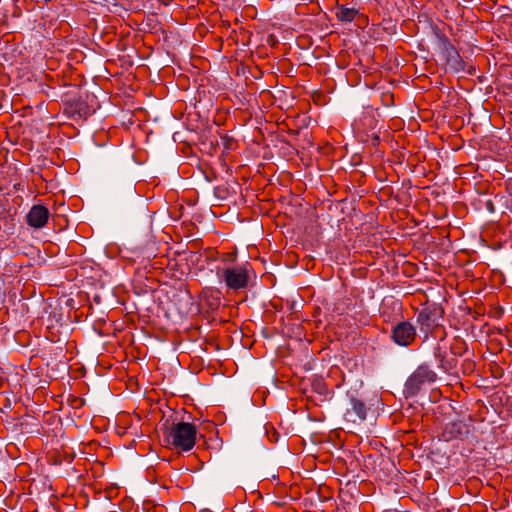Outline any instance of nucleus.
I'll return each mask as SVG.
<instances>
[{"label":"nucleus","mask_w":512,"mask_h":512,"mask_svg":"<svg viewBox=\"0 0 512 512\" xmlns=\"http://www.w3.org/2000/svg\"><path fill=\"white\" fill-rule=\"evenodd\" d=\"M217 277L224 282L229 290L239 291L246 289L253 275V269L249 263L236 266L217 268Z\"/></svg>","instance_id":"f03ea898"},{"label":"nucleus","mask_w":512,"mask_h":512,"mask_svg":"<svg viewBox=\"0 0 512 512\" xmlns=\"http://www.w3.org/2000/svg\"><path fill=\"white\" fill-rule=\"evenodd\" d=\"M49 210L44 205H33L26 215V222L35 229L43 228L49 220Z\"/></svg>","instance_id":"39448f33"},{"label":"nucleus","mask_w":512,"mask_h":512,"mask_svg":"<svg viewBox=\"0 0 512 512\" xmlns=\"http://www.w3.org/2000/svg\"><path fill=\"white\" fill-rule=\"evenodd\" d=\"M416 338V329L408 321L398 323L392 331V339L399 346L407 347L411 345Z\"/></svg>","instance_id":"20e7f679"},{"label":"nucleus","mask_w":512,"mask_h":512,"mask_svg":"<svg viewBox=\"0 0 512 512\" xmlns=\"http://www.w3.org/2000/svg\"><path fill=\"white\" fill-rule=\"evenodd\" d=\"M162 441L166 447L178 451H190L196 442V427L187 422L178 421L177 418H166L160 425Z\"/></svg>","instance_id":"f257e3e1"},{"label":"nucleus","mask_w":512,"mask_h":512,"mask_svg":"<svg viewBox=\"0 0 512 512\" xmlns=\"http://www.w3.org/2000/svg\"><path fill=\"white\" fill-rule=\"evenodd\" d=\"M422 316H423V313L421 312V313H419L418 318L420 319V318H422Z\"/></svg>","instance_id":"6e6552de"},{"label":"nucleus","mask_w":512,"mask_h":512,"mask_svg":"<svg viewBox=\"0 0 512 512\" xmlns=\"http://www.w3.org/2000/svg\"><path fill=\"white\" fill-rule=\"evenodd\" d=\"M358 11L354 8H346L341 6L338 8L337 17L341 21L351 22L355 19Z\"/></svg>","instance_id":"0eeeda50"},{"label":"nucleus","mask_w":512,"mask_h":512,"mask_svg":"<svg viewBox=\"0 0 512 512\" xmlns=\"http://www.w3.org/2000/svg\"><path fill=\"white\" fill-rule=\"evenodd\" d=\"M347 421L356 423L366 419V406L363 402L358 399L351 400V408L347 409L345 413Z\"/></svg>","instance_id":"423d86ee"},{"label":"nucleus","mask_w":512,"mask_h":512,"mask_svg":"<svg viewBox=\"0 0 512 512\" xmlns=\"http://www.w3.org/2000/svg\"><path fill=\"white\" fill-rule=\"evenodd\" d=\"M437 379L436 373L427 365H420L407 379L405 391L408 395H416L424 384H430Z\"/></svg>","instance_id":"7ed1b4c3"}]
</instances>
